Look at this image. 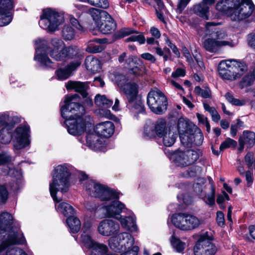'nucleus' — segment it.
<instances>
[{
	"label": "nucleus",
	"mask_w": 255,
	"mask_h": 255,
	"mask_svg": "<svg viewBox=\"0 0 255 255\" xmlns=\"http://www.w3.org/2000/svg\"><path fill=\"white\" fill-rule=\"evenodd\" d=\"M103 39L95 38L90 41L86 48V51L90 53H97L102 51L104 49V46L102 45L104 43Z\"/></svg>",
	"instance_id": "obj_35"
},
{
	"label": "nucleus",
	"mask_w": 255,
	"mask_h": 255,
	"mask_svg": "<svg viewBox=\"0 0 255 255\" xmlns=\"http://www.w3.org/2000/svg\"><path fill=\"white\" fill-rule=\"evenodd\" d=\"M96 114L100 117H105L107 119H112V114L108 109H101L96 111Z\"/></svg>",
	"instance_id": "obj_57"
},
{
	"label": "nucleus",
	"mask_w": 255,
	"mask_h": 255,
	"mask_svg": "<svg viewBox=\"0 0 255 255\" xmlns=\"http://www.w3.org/2000/svg\"><path fill=\"white\" fill-rule=\"evenodd\" d=\"M200 183H196L193 185V189L195 192L198 195H201L203 191V185L204 184V180L201 179L199 180Z\"/></svg>",
	"instance_id": "obj_59"
},
{
	"label": "nucleus",
	"mask_w": 255,
	"mask_h": 255,
	"mask_svg": "<svg viewBox=\"0 0 255 255\" xmlns=\"http://www.w3.org/2000/svg\"><path fill=\"white\" fill-rule=\"evenodd\" d=\"M169 127L166 126L165 120L160 119L154 124H146L144 127V134L149 138L153 137L155 135L161 137L168 131Z\"/></svg>",
	"instance_id": "obj_18"
},
{
	"label": "nucleus",
	"mask_w": 255,
	"mask_h": 255,
	"mask_svg": "<svg viewBox=\"0 0 255 255\" xmlns=\"http://www.w3.org/2000/svg\"><path fill=\"white\" fill-rule=\"evenodd\" d=\"M126 215H121L117 220L120 222L122 227L129 232H133L137 230L135 218L133 213L129 210L126 211Z\"/></svg>",
	"instance_id": "obj_22"
},
{
	"label": "nucleus",
	"mask_w": 255,
	"mask_h": 255,
	"mask_svg": "<svg viewBox=\"0 0 255 255\" xmlns=\"http://www.w3.org/2000/svg\"><path fill=\"white\" fill-rule=\"evenodd\" d=\"M25 241L19 225L7 212L0 215V254L9 246L22 244Z\"/></svg>",
	"instance_id": "obj_3"
},
{
	"label": "nucleus",
	"mask_w": 255,
	"mask_h": 255,
	"mask_svg": "<svg viewBox=\"0 0 255 255\" xmlns=\"http://www.w3.org/2000/svg\"><path fill=\"white\" fill-rule=\"evenodd\" d=\"M193 11L204 19H208L209 18V7L202 2L194 6Z\"/></svg>",
	"instance_id": "obj_38"
},
{
	"label": "nucleus",
	"mask_w": 255,
	"mask_h": 255,
	"mask_svg": "<svg viewBox=\"0 0 255 255\" xmlns=\"http://www.w3.org/2000/svg\"><path fill=\"white\" fill-rule=\"evenodd\" d=\"M236 145L237 142L235 140L230 138H227L221 144L220 146V150L221 151H223L227 148L235 147Z\"/></svg>",
	"instance_id": "obj_51"
},
{
	"label": "nucleus",
	"mask_w": 255,
	"mask_h": 255,
	"mask_svg": "<svg viewBox=\"0 0 255 255\" xmlns=\"http://www.w3.org/2000/svg\"><path fill=\"white\" fill-rule=\"evenodd\" d=\"M130 72L135 75H142L145 73L146 69L144 66H135L130 69Z\"/></svg>",
	"instance_id": "obj_58"
},
{
	"label": "nucleus",
	"mask_w": 255,
	"mask_h": 255,
	"mask_svg": "<svg viewBox=\"0 0 255 255\" xmlns=\"http://www.w3.org/2000/svg\"><path fill=\"white\" fill-rule=\"evenodd\" d=\"M83 55L81 50L76 46L66 47L61 51V57L59 61L73 59L70 63V67L77 68L81 63Z\"/></svg>",
	"instance_id": "obj_17"
},
{
	"label": "nucleus",
	"mask_w": 255,
	"mask_h": 255,
	"mask_svg": "<svg viewBox=\"0 0 255 255\" xmlns=\"http://www.w3.org/2000/svg\"><path fill=\"white\" fill-rule=\"evenodd\" d=\"M95 103L99 107L107 108L113 104V101L107 99L105 95H97L95 98Z\"/></svg>",
	"instance_id": "obj_40"
},
{
	"label": "nucleus",
	"mask_w": 255,
	"mask_h": 255,
	"mask_svg": "<svg viewBox=\"0 0 255 255\" xmlns=\"http://www.w3.org/2000/svg\"><path fill=\"white\" fill-rule=\"evenodd\" d=\"M89 11L97 25L99 24L102 20H104V18L106 17V16H107L108 14V13L105 10L93 7L90 8Z\"/></svg>",
	"instance_id": "obj_37"
},
{
	"label": "nucleus",
	"mask_w": 255,
	"mask_h": 255,
	"mask_svg": "<svg viewBox=\"0 0 255 255\" xmlns=\"http://www.w3.org/2000/svg\"><path fill=\"white\" fill-rule=\"evenodd\" d=\"M170 241L172 247L179 253L182 252L185 248V243L177 238L174 234L171 237Z\"/></svg>",
	"instance_id": "obj_43"
},
{
	"label": "nucleus",
	"mask_w": 255,
	"mask_h": 255,
	"mask_svg": "<svg viewBox=\"0 0 255 255\" xmlns=\"http://www.w3.org/2000/svg\"><path fill=\"white\" fill-rule=\"evenodd\" d=\"M64 21V16L62 14L51 9L43 10L39 21L40 26L49 31H54L58 29Z\"/></svg>",
	"instance_id": "obj_11"
},
{
	"label": "nucleus",
	"mask_w": 255,
	"mask_h": 255,
	"mask_svg": "<svg viewBox=\"0 0 255 255\" xmlns=\"http://www.w3.org/2000/svg\"><path fill=\"white\" fill-rule=\"evenodd\" d=\"M211 193L205 196L203 199L207 204L212 206L215 204V188L213 184H211Z\"/></svg>",
	"instance_id": "obj_49"
},
{
	"label": "nucleus",
	"mask_w": 255,
	"mask_h": 255,
	"mask_svg": "<svg viewBox=\"0 0 255 255\" xmlns=\"http://www.w3.org/2000/svg\"><path fill=\"white\" fill-rule=\"evenodd\" d=\"M212 240V237L208 232L201 235L194 246V255H215L217 248Z\"/></svg>",
	"instance_id": "obj_16"
},
{
	"label": "nucleus",
	"mask_w": 255,
	"mask_h": 255,
	"mask_svg": "<svg viewBox=\"0 0 255 255\" xmlns=\"http://www.w3.org/2000/svg\"><path fill=\"white\" fill-rule=\"evenodd\" d=\"M138 251V247L137 246H132L130 249L123 251L121 255H137Z\"/></svg>",
	"instance_id": "obj_63"
},
{
	"label": "nucleus",
	"mask_w": 255,
	"mask_h": 255,
	"mask_svg": "<svg viewBox=\"0 0 255 255\" xmlns=\"http://www.w3.org/2000/svg\"><path fill=\"white\" fill-rule=\"evenodd\" d=\"M92 230L89 224H84L83 228V233L81 236V241L85 247L90 249L97 242L91 238Z\"/></svg>",
	"instance_id": "obj_30"
},
{
	"label": "nucleus",
	"mask_w": 255,
	"mask_h": 255,
	"mask_svg": "<svg viewBox=\"0 0 255 255\" xmlns=\"http://www.w3.org/2000/svg\"><path fill=\"white\" fill-rule=\"evenodd\" d=\"M90 249L91 255H105L108 252V248L106 245L97 242Z\"/></svg>",
	"instance_id": "obj_42"
},
{
	"label": "nucleus",
	"mask_w": 255,
	"mask_h": 255,
	"mask_svg": "<svg viewBox=\"0 0 255 255\" xmlns=\"http://www.w3.org/2000/svg\"><path fill=\"white\" fill-rule=\"evenodd\" d=\"M82 2L87 3L91 5L107 8L109 6V3L107 0H78Z\"/></svg>",
	"instance_id": "obj_44"
},
{
	"label": "nucleus",
	"mask_w": 255,
	"mask_h": 255,
	"mask_svg": "<svg viewBox=\"0 0 255 255\" xmlns=\"http://www.w3.org/2000/svg\"><path fill=\"white\" fill-rule=\"evenodd\" d=\"M239 150L242 151L244 145L246 144L248 147L253 146L255 143V133L252 131H244L243 135L239 140Z\"/></svg>",
	"instance_id": "obj_26"
},
{
	"label": "nucleus",
	"mask_w": 255,
	"mask_h": 255,
	"mask_svg": "<svg viewBox=\"0 0 255 255\" xmlns=\"http://www.w3.org/2000/svg\"><path fill=\"white\" fill-rule=\"evenodd\" d=\"M97 26L100 31L105 34L112 33L116 28V23L109 13Z\"/></svg>",
	"instance_id": "obj_25"
},
{
	"label": "nucleus",
	"mask_w": 255,
	"mask_h": 255,
	"mask_svg": "<svg viewBox=\"0 0 255 255\" xmlns=\"http://www.w3.org/2000/svg\"><path fill=\"white\" fill-rule=\"evenodd\" d=\"M8 197V192L4 185L0 184V204L6 202Z\"/></svg>",
	"instance_id": "obj_50"
},
{
	"label": "nucleus",
	"mask_w": 255,
	"mask_h": 255,
	"mask_svg": "<svg viewBox=\"0 0 255 255\" xmlns=\"http://www.w3.org/2000/svg\"><path fill=\"white\" fill-rule=\"evenodd\" d=\"M78 98L77 94L66 96L65 104L61 108V116L65 120L64 123L67 130L74 135L83 133L86 127L90 124L82 117L85 110L83 106L77 102Z\"/></svg>",
	"instance_id": "obj_2"
},
{
	"label": "nucleus",
	"mask_w": 255,
	"mask_h": 255,
	"mask_svg": "<svg viewBox=\"0 0 255 255\" xmlns=\"http://www.w3.org/2000/svg\"><path fill=\"white\" fill-rule=\"evenodd\" d=\"M120 195L117 198L110 199L103 203L99 211L102 212L104 216L109 218L119 219L122 213H124L128 209L125 204L119 200Z\"/></svg>",
	"instance_id": "obj_13"
},
{
	"label": "nucleus",
	"mask_w": 255,
	"mask_h": 255,
	"mask_svg": "<svg viewBox=\"0 0 255 255\" xmlns=\"http://www.w3.org/2000/svg\"><path fill=\"white\" fill-rule=\"evenodd\" d=\"M86 143L91 149L96 151H101L104 147L102 140L95 134H89L87 136Z\"/></svg>",
	"instance_id": "obj_29"
},
{
	"label": "nucleus",
	"mask_w": 255,
	"mask_h": 255,
	"mask_svg": "<svg viewBox=\"0 0 255 255\" xmlns=\"http://www.w3.org/2000/svg\"><path fill=\"white\" fill-rule=\"evenodd\" d=\"M231 69L235 77V80L239 78L247 70V66L244 62L238 61L234 59L229 60Z\"/></svg>",
	"instance_id": "obj_27"
},
{
	"label": "nucleus",
	"mask_w": 255,
	"mask_h": 255,
	"mask_svg": "<svg viewBox=\"0 0 255 255\" xmlns=\"http://www.w3.org/2000/svg\"><path fill=\"white\" fill-rule=\"evenodd\" d=\"M134 239L127 232H123L109 240L110 248L116 252H121L130 249L133 245Z\"/></svg>",
	"instance_id": "obj_14"
},
{
	"label": "nucleus",
	"mask_w": 255,
	"mask_h": 255,
	"mask_svg": "<svg viewBox=\"0 0 255 255\" xmlns=\"http://www.w3.org/2000/svg\"><path fill=\"white\" fill-rule=\"evenodd\" d=\"M62 37L65 40H71L75 37V31L71 27L65 26L62 29Z\"/></svg>",
	"instance_id": "obj_46"
},
{
	"label": "nucleus",
	"mask_w": 255,
	"mask_h": 255,
	"mask_svg": "<svg viewBox=\"0 0 255 255\" xmlns=\"http://www.w3.org/2000/svg\"><path fill=\"white\" fill-rule=\"evenodd\" d=\"M71 167L64 164L55 167L52 173V181L49 184V191L55 202L56 210L65 216H70L75 213L73 207L66 202H60L62 199L56 196L58 191L66 192L70 186L69 177Z\"/></svg>",
	"instance_id": "obj_1"
},
{
	"label": "nucleus",
	"mask_w": 255,
	"mask_h": 255,
	"mask_svg": "<svg viewBox=\"0 0 255 255\" xmlns=\"http://www.w3.org/2000/svg\"><path fill=\"white\" fill-rule=\"evenodd\" d=\"M225 97L230 103L233 105L241 106L245 104V101L244 100H240L238 99L235 98L233 95L230 92L227 93L225 95Z\"/></svg>",
	"instance_id": "obj_48"
},
{
	"label": "nucleus",
	"mask_w": 255,
	"mask_h": 255,
	"mask_svg": "<svg viewBox=\"0 0 255 255\" xmlns=\"http://www.w3.org/2000/svg\"><path fill=\"white\" fill-rule=\"evenodd\" d=\"M229 60L221 61L218 66L219 74L224 79L233 81L235 80V77L231 69Z\"/></svg>",
	"instance_id": "obj_28"
},
{
	"label": "nucleus",
	"mask_w": 255,
	"mask_h": 255,
	"mask_svg": "<svg viewBox=\"0 0 255 255\" xmlns=\"http://www.w3.org/2000/svg\"><path fill=\"white\" fill-rule=\"evenodd\" d=\"M171 221L175 227L184 231L194 230L201 224L200 220L197 217L186 213L173 214Z\"/></svg>",
	"instance_id": "obj_10"
},
{
	"label": "nucleus",
	"mask_w": 255,
	"mask_h": 255,
	"mask_svg": "<svg viewBox=\"0 0 255 255\" xmlns=\"http://www.w3.org/2000/svg\"><path fill=\"white\" fill-rule=\"evenodd\" d=\"M194 92L204 98L211 97V91L209 88L202 89L200 87L197 86L195 88Z\"/></svg>",
	"instance_id": "obj_53"
},
{
	"label": "nucleus",
	"mask_w": 255,
	"mask_h": 255,
	"mask_svg": "<svg viewBox=\"0 0 255 255\" xmlns=\"http://www.w3.org/2000/svg\"><path fill=\"white\" fill-rule=\"evenodd\" d=\"M161 137L164 145L166 146H171L175 142L177 134L173 127H169L168 131H166Z\"/></svg>",
	"instance_id": "obj_33"
},
{
	"label": "nucleus",
	"mask_w": 255,
	"mask_h": 255,
	"mask_svg": "<svg viewBox=\"0 0 255 255\" xmlns=\"http://www.w3.org/2000/svg\"><path fill=\"white\" fill-rule=\"evenodd\" d=\"M110 78L124 92L128 100L127 107L136 119L139 114L144 113L143 102L138 96V87L135 83H126V77L122 74H112Z\"/></svg>",
	"instance_id": "obj_5"
},
{
	"label": "nucleus",
	"mask_w": 255,
	"mask_h": 255,
	"mask_svg": "<svg viewBox=\"0 0 255 255\" xmlns=\"http://www.w3.org/2000/svg\"><path fill=\"white\" fill-rule=\"evenodd\" d=\"M3 174H8L11 176L12 179L10 186L12 190L17 191L22 187V175L21 169L18 167L12 168L8 167V170Z\"/></svg>",
	"instance_id": "obj_23"
},
{
	"label": "nucleus",
	"mask_w": 255,
	"mask_h": 255,
	"mask_svg": "<svg viewBox=\"0 0 255 255\" xmlns=\"http://www.w3.org/2000/svg\"><path fill=\"white\" fill-rule=\"evenodd\" d=\"M9 246L0 255H27L22 249L17 247H10Z\"/></svg>",
	"instance_id": "obj_45"
},
{
	"label": "nucleus",
	"mask_w": 255,
	"mask_h": 255,
	"mask_svg": "<svg viewBox=\"0 0 255 255\" xmlns=\"http://www.w3.org/2000/svg\"><path fill=\"white\" fill-rule=\"evenodd\" d=\"M247 40L249 45L255 48V33H251L248 35Z\"/></svg>",
	"instance_id": "obj_64"
},
{
	"label": "nucleus",
	"mask_w": 255,
	"mask_h": 255,
	"mask_svg": "<svg viewBox=\"0 0 255 255\" xmlns=\"http://www.w3.org/2000/svg\"><path fill=\"white\" fill-rule=\"evenodd\" d=\"M217 24L213 22L206 23V35H212L214 38L206 39L203 42V47L211 53H218L225 46L234 47L236 44L231 39L225 40L227 34L223 30H217L214 27Z\"/></svg>",
	"instance_id": "obj_7"
},
{
	"label": "nucleus",
	"mask_w": 255,
	"mask_h": 255,
	"mask_svg": "<svg viewBox=\"0 0 255 255\" xmlns=\"http://www.w3.org/2000/svg\"><path fill=\"white\" fill-rule=\"evenodd\" d=\"M77 68L70 67V64H68L66 67L64 68H60L56 71V74L58 79L61 80H64L70 76L72 72L75 70Z\"/></svg>",
	"instance_id": "obj_39"
},
{
	"label": "nucleus",
	"mask_w": 255,
	"mask_h": 255,
	"mask_svg": "<svg viewBox=\"0 0 255 255\" xmlns=\"http://www.w3.org/2000/svg\"><path fill=\"white\" fill-rule=\"evenodd\" d=\"M136 32V31L133 29L129 28H123L117 32V37L119 38H122Z\"/></svg>",
	"instance_id": "obj_52"
},
{
	"label": "nucleus",
	"mask_w": 255,
	"mask_h": 255,
	"mask_svg": "<svg viewBox=\"0 0 255 255\" xmlns=\"http://www.w3.org/2000/svg\"><path fill=\"white\" fill-rule=\"evenodd\" d=\"M35 55L34 59L40 65L44 67L53 68L54 64L47 56L49 53L52 58L56 61L59 60L61 51L66 47L65 43L59 38L51 40V48L48 47L44 40L39 39L35 41Z\"/></svg>",
	"instance_id": "obj_6"
},
{
	"label": "nucleus",
	"mask_w": 255,
	"mask_h": 255,
	"mask_svg": "<svg viewBox=\"0 0 255 255\" xmlns=\"http://www.w3.org/2000/svg\"><path fill=\"white\" fill-rule=\"evenodd\" d=\"M13 8L11 0H0V26L8 24L12 20L11 10Z\"/></svg>",
	"instance_id": "obj_20"
},
{
	"label": "nucleus",
	"mask_w": 255,
	"mask_h": 255,
	"mask_svg": "<svg viewBox=\"0 0 255 255\" xmlns=\"http://www.w3.org/2000/svg\"><path fill=\"white\" fill-rule=\"evenodd\" d=\"M67 90H74L76 92L81 93L84 97L86 95V91L88 88L86 83L77 81H68L66 84Z\"/></svg>",
	"instance_id": "obj_31"
},
{
	"label": "nucleus",
	"mask_w": 255,
	"mask_h": 255,
	"mask_svg": "<svg viewBox=\"0 0 255 255\" xmlns=\"http://www.w3.org/2000/svg\"><path fill=\"white\" fill-rule=\"evenodd\" d=\"M85 65L87 70L93 74L99 72L101 69L100 61L93 56L86 57Z\"/></svg>",
	"instance_id": "obj_32"
},
{
	"label": "nucleus",
	"mask_w": 255,
	"mask_h": 255,
	"mask_svg": "<svg viewBox=\"0 0 255 255\" xmlns=\"http://www.w3.org/2000/svg\"><path fill=\"white\" fill-rule=\"evenodd\" d=\"M202 169L200 166H193L187 170V174L189 177H194L200 174Z\"/></svg>",
	"instance_id": "obj_54"
},
{
	"label": "nucleus",
	"mask_w": 255,
	"mask_h": 255,
	"mask_svg": "<svg viewBox=\"0 0 255 255\" xmlns=\"http://www.w3.org/2000/svg\"><path fill=\"white\" fill-rule=\"evenodd\" d=\"M182 144L184 146H188L192 143L199 145L202 144L203 140V136L202 133L199 132L195 134L194 129L190 130L179 134Z\"/></svg>",
	"instance_id": "obj_21"
},
{
	"label": "nucleus",
	"mask_w": 255,
	"mask_h": 255,
	"mask_svg": "<svg viewBox=\"0 0 255 255\" xmlns=\"http://www.w3.org/2000/svg\"><path fill=\"white\" fill-rule=\"evenodd\" d=\"M85 189L89 195L102 201H109L110 199L119 197V193L115 190L92 180L86 182Z\"/></svg>",
	"instance_id": "obj_9"
},
{
	"label": "nucleus",
	"mask_w": 255,
	"mask_h": 255,
	"mask_svg": "<svg viewBox=\"0 0 255 255\" xmlns=\"http://www.w3.org/2000/svg\"><path fill=\"white\" fill-rule=\"evenodd\" d=\"M99 205L93 201H88L85 204V208L86 210L91 213H95L97 210Z\"/></svg>",
	"instance_id": "obj_55"
},
{
	"label": "nucleus",
	"mask_w": 255,
	"mask_h": 255,
	"mask_svg": "<svg viewBox=\"0 0 255 255\" xmlns=\"http://www.w3.org/2000/svg\"><path fill=\"white\" fill-rule=\"evenodd\" d=\"M165 42L166 44L172 49L173 51V52L174 53V54L177 57H179L180 56V53L177 48V47L173 44L171 41L169 39L168 37H166L165 39Z\"/></svg>",
	"instance_id": "obj_60"
},
{
	"label": "nucleus",
	"mask_w": 255,
	"mask_h": 255,
	"mask_svg": "<svg viewBox=\"0 0 255 255\" xmlns=\"http://www.w3.org/2000/svg\"><path fill=\"white\" fill-rule=\"evenodd\" d=\"M255 80V74H248L246 75L242 80L240 82V87L241 88H244L246 87L250 86L254 83Z\"/></svg>",
	"instance_id": "obj_47"
},
{
	"label": "nucleus",
	"mask_w": 255,
	"mask_h": 255,
	"mask_svg": "<svg viewBox=\"0 0 255 255\" xmlns=\"http://www.w3.org/2000/svg\"><path fill=\"white\" fill-rule=\"evenodd\" d=\"M12 129L1 128L0 129V140L2 143H9L12 138V142L14 148L21 149L30 143L29 128L28 126H21L17 128L12 135L11 134Z\"/></svg>",
	"instance_id": "obj_8"
},
{
	"label": "nucleus",
	"mask_w": 255,
	"mask_h": 255,
	"mask_svg": "<svg viewBox=\"0 0 255 255\" xmlns=\"http://www.w3.org/2000/svg\"><path fill=\"white\" fill-rule=\"evenodd\" d=\"M126 40L127 41H137L139 44H143L145 41V39L142 34L134 35L128 37Z\"/></svg>",
	"instance_id": "obj_56"
},
{
	"label": "nucleus",
	"mask_w": 255,
	"mask_h": 255,
	"mask_svg": "<svg viewBox=\"0 0 255 255\" xmlns=\"http://www.w3.org/2000/svg\"><path fill=\"white\" fill-rule=\"evenodd\" d=\"M216 9L229 17L232 21L244 20L255 11V6L252 0H220Z\"/></svg>",
	"instance_id": "obj_4"
},
{
	"label": "nucleus",
	"mask_w": 255,
	"mask_h": 255,
	"mask_svg": "<svg viewBox=\"0 0 255 255\" xmlns=\"http://www.w3.org/2000/svg\"><path fill=\"white\" fill-rule=\"evenodd\" d=\"M115 131V126L112 122L107 121L96 125L95 132L101 136L109 138Z\"/></svg>",
	"instance_id": "obj_24"
},
{
	"label": "nucleus",
	"mask_w": 255,
	"mask_h": 255,
	"mask_svg": "<svg viewBox=\"0 0 255 255\" xmlns=\"http://www.w3.org/2000/svg\"><path fill=\"white\" fill-rule=\"evenodd\" d=\"M147 104L152 112L161 115L167 109V100L165 95L160 91L152 90L147 95Z\"/></svg>",
	"instance_id": "obj_12"
},
{
	"label": "nucleus",
	"mask_w": 255,
	"mask_h": 255,
	"mask_svg": "<svg viewBox=\"0 0 255 255\" xmlns=\"http://www.w3.org/2000/svg\"><path fill=\"white\" fill-rule=\"evenodd\" d=\"M194 126L191 123L186 121L183 118H180L178 121L177 128L179 134L181 132H184L193 129Z\"/></svg>",
	"instance_id": "obj_41"
},
{
	"label": "nucleus",
	"mask_w": 255,
	"mask_h": 255,
	"mask_svg": "<svg viewBox=\"0 0 255 255\" xmlns=\"http://www.w3.org/2000/svg\"><path fill=\"white\" fill-rule=\"evenodd\" d=\"M66 223L70 229V232L72 233H76L81 228V222L78 218L73 215L70 216L66 219Z\"/></svg>",
	"instance_id": "obj_36"
},
{
	"label": "nucleus",
	"mask_w": 255,
	"mask_h": 255,
	"mask_svg": "<svg viewBox=\"0 0 255 255\" xmlns=\"http://www.w3.org/2000/svg\"><path fill=\"white\" fill-rule=\"evenodd\" d=\"M15 119V117L10 116L7 112L0 114V128L12 129Z\"/></svg>",
	"instance_id": "obj_34"
},
{
	"label": "nucleus",
	"mask_w": 255,
	"mask_h": 255,
	"mask_svg": "<svg viewBox=\"0 0 255 255\" xmlns=\"http://www.w3.org/2000/svg\"><path fill=\"white\" fill-rule=\"evenodd\" d=\"M200 154V151L178 149L172 154L171 159L176 165L185 167L194 163L199 158Z\"/></svg>",
	"instance_id": "obj_15"
},
{
	"label": "nucleus",
	"mask_w": 255,
	"mask_h": 255,
	"mask_svg": "<svg viewBox=\"0 0 255 255\" xmlns=\"http://www.w3.org/2000/svg\"><path fill=\"white\" fill-rule=\"evenodd\" d=\"M120 229V224L116 221L109 219L101 221L98 227L99 234L104 236H110L117 234Z\"/></svg>",
	"instance_id": "obj_19"
},
{
	"label": "nucleus",
	"mask_w": 255,
	"mask_h": 255,
	"mask_svg": "<svg viewBox=\"0 0 255 255\" xmlns=\"http://www.w3.org/2000/svg\"><path fill=\"white\" fill-rule=\"evenodd\" d=\"M191 0H178L177 11L181 13Z\"/></svg>",
	"instance_id": "obj_62"
},
{
	"label": "nucleus",
	"mask_w": 255,
	"mask_h": 255,
	"mask_svg": "<svg viewBox=\"0 0 255 255\" xmlns=\"http://www.w3.org/2000/svg\"><path fill=\"white\" fill-rule=\"evenodd\" d=\"M12 157L7 153H0V165L9 162L11 160Z\"/></svg>",
	"instance_id": "obj_61"
}]
</instances>
